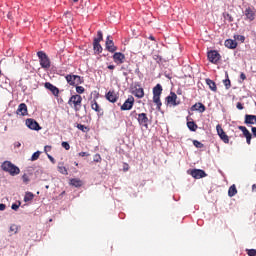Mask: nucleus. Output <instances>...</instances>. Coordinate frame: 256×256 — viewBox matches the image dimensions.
Listing matches in <instances>:
<instances>
[{"label": "nucleus", "mask_w": 256, "mask_h": 256, "mask_svg": "<svg viewBox=\"0 0 256 256\" xmlns=\"http://www.w3.org/2000/svg\"><path fill=\"white\" fill-rule=\"evenodd\" d=\"M10 231H11L12 233H18V231H19V226H17L16 224H12V225L10 226Z\"/></svg>", "instance_id": "39"}, {"label": "nucleus", "mask_w": 256, "mask_h": 256, "mask_svg": "<svg viewBox=\"0 0 256 256\" xmlns=\"http://www.w3.org/2000/svg\"><path fill=\"white\" fill-rule=\"evenodd\" d=\"M148 39H150V41H155V38L153 37V35H150V36L148 37Z\"/></svg>", "instance_id": "55"}, {"label": "nucleus", "mask_w": 256, "mask_h": 256, "mask_svg": "<svg viewBox=\"0 0 256 256\" xmlns=\"http://www.w3.org/2000/svg\"><path fill=\"white\" fill-rule=\"evenodd\" d=\"M253 135L256 137V127L251 128Z\"/></svg>", "instance_id": "52"}, {"label": "nucleus", "mask_w": 256, "mask_h": 256, "mask_svg": "<svg viewBox=\"0 0 256 256\" xmlns=\"http://www.w3.org/2000/svg\"><path fill=\"white\" fill-rule=\"evenodd\" d=\"M163 93V86L161 84H157L153 88V103L157 106V110L161 111V106L163 103L161 102V95Z\"/></svg>", "instance_id": "2"}, {"label": "nucleus", "mask_w": 256, "mask_h": 256, "mask_svg": "<svg viewBox=\"0 0 256 256\" xmlns=\"http://www.w3.org/2000/svg\"><path fill=\"white\" fill-rule=\"evenodd\" d=\"M252 191H253V193H256V184L252 185Z\"/></svg>", "instance_id": "54"}, {"label": "nucleus", "mask_w": 256, "mask_h": 256, "mask_svg": "<svg viewBox=\"0 0 256 256\" xmlns=\"http://www.w3.org/2000/svg\"><path fill=\"white\" fill-rule=\"evenodd\" d=\"M34 197L35 195L33 194V192H26L24 196L25 203H29V201H33Z\"/></svg>", "instance_id": "29"}, {"label": "nucleus", "mask_w": 256, "mask_h": 256, "mask_svg": "<svg viewBox=\"0 0 256 256\" xmlns=\"http://www.w3.org/2000/svg\"><path fill=\"white\" fill-rule=\"evenodd\" d=\"M135 104V98L130 96L121 106V111H131L133 109V105Z\"/></svg>", "instance_id": "10"}, {"label": "nucleus", "mask_w": 256, "mask_h": 256, "mask_svg": "<svg viewBox=\"0 0 256 256\" xmlns=\"http://www.w3.org/2000/svg\"><path fill=\"white\" fill-rule=\"evenodd\" d=\"M103 41V32L99 30L97 32V38H94V42L101 43Z\"/></svg>", "instance_id": "32"}, {"label": "nucleus", "mask_w": 256, "mask_h": 256, "mask_svg": "<svg viewBox=\"0 0 256 256\" xmlns=\"http://www.w3.org/2000/svg\"><path fill=\"white\" fill-rule=\"evenodd\" d=\"M224 19L228 21V23H233V16H231L229 13L224 14Z\"/></svg>", "instance_id": "38"}, {"label": "nucleus", "mask_w": 256, "mask_h": 256, "mask_svg": "<svg viewBox=\"0 0 256 256\" xmlns=\"http://www.w3.org/2000/svg\"><path fill=\"white\" fill-rule=\"evenodd\" d=\"M133 95H135L137 99H143V97H145V90H143L142 87L135 88Z\"/></svg>", "instance_id": "24"}, {"label": "nucleus", "mask_w": 256, "mask_h": 256, "mask_svg": "<svg viewBox=\"0 0 256 256\" xmlns=\"http://www.w3.org/2000/svg\"><path fill=\"white\" fill-rule=\"evenodd\" d=\"M1 169L5 171V173H9L11 177H15L21 173V169L15 166V164L11 163V161H4L1 165Z\"/></svg>", "instance_id": "1"}, {"label": "nucleus", "mask_w": 256, "mask_h": 256, "mask_svg": "<svg viewBox=\"0 0 256 256\" xmlns=\"http://www.w3.org/2000/svg\"><path fill=\"white\" fill-rule=\"evenodd\" d=\"M37 57L39 59L40 66L42 69H50L51 68V59L47 56V53L44 51L37 52Z\"/></svg>", "instance_id": "4"}, {"label": "nucleus", "mask_w": 256, "mask_h": 256, "mask_svg": "<svg viewBox=\"0 0 256 256\" xmlns=\"http://www.w3.org/2000/svg\"><path fill=\"white\" fill-rule=\"evenodd\" d=\"M238 129L242 131L244 137H246L247 145H251V139H253V135L247 130V127L239 126Z\"/></svg>", "instance_id": "15"}, {"label": "nucleus", "mask_w": 256, "mask_h": 256, "mask_svg": "<svg viewBox=\"0 0 256 256\" xmlns=\"http://www.w3.org/2000/svg\"><path fill=\"white\" fill-rule=\"evenodd\" d=\"M190 175L194 178V179H203V177H207V173H205L203 170L201 169H193L190 171Z\"/></svg>", "instance_id": "14"}, {"label": "nucleus", "mask_w": 256, "mask_h": 256, "mask_svg": "<svg viewBox=\"0 0 256 256\" xmlns=\"http://www.w3.org/2000/svg\"><path fill=\"white\" fill-rule=\"evenodd\" d=\"M114 63H117V65H123L125 63V54L121 52H116L112 56Z\"/></svg>", "instance_id": "13"}, {"label": "nucleus", "mask_w": 256, "mask_h": 256, "mask_svg": "<svg viewBox=\"0 0 256 256\" xmlns=\"http://www.w3.org/2000/svg\"><path fill=\"white\" fill-rule=\"evenodd\" d=\"M216 131L221 141H223V143H226V144L229 143V136L227 135V133H225V131L223 130V127H221V124H218L216 126Z\"/></svg>", "instance_id": "9"}, {"label": "nucleus", "mask_w": 256, "mask_h": 256, "mask_svg": "<svg viewBox=\"0 0 256 256\" xmlns=\"http://www.w3.org/2000/svg\"><path fill=\"white\" fill-rule=\"evenodd\" d=\"M111 36H107L106 39V49L109 51V53H115L117 51V47L115 46V43H113V40H110Z\"/></svg>", "instance_id": "16"}, {"label": "nucleus", "mask_w": 256, "mask_h": 256, "mask_svg": "<svg viewBox=\"0 0 256 256\" xmlns=\"http://www.w3.org/2000/svg\"><path fill=\"white\" fill-rule=\"evenodd\" d=\"M93 49L94 52L99 55V53H103V47L101 46V42L93 41Z\"/></svg>", "instance_id": "26"}, {"label": "nucleus", "mask_w": 256, "mask_h": 256, "mask_svg": "<svg viewBox=\"0 0 256 256\" xmlns=\"http://www.w3.org/2000/svg\"><path fill=\"white\" fill-rule=\"evenodd\" d=\"M167 105H173V107H177V105H181V101L178 100L177 94L175 92H170V95L166 97Z\"/></svg>", "instance_id": "7"}, {"label": "nucleus", "mask_w": 256, "mask_h": 256, "mask_svg": "<svg viewBox=\"0 0 256 256\" xmlns=\"http://www.w3.org/2000/svg\"><path fill=\"white\" fill-rule=\"evenodd\" d=\"M76 87V93H78V95H83V93H85V87L83 86H75Z\"/></svg>", "instance_id": "33"}, {"label": "nucleus", "mask_w": 256, "mask_h": 256, "mask_svg": "<svg viewBox=\"0 0 256 256\" xmlns=\"http://www.w3.org/2000/svg\"><path fill=\"white\" fill-rule=\"evenodd\" d=\"M81 103H83V97L79 94L72 95L68 101V105L73 107L74 111H81Z\"/></svg>", "instance_id": "5"}, {"label": "nucleus", "mask_w": 256, "mask_h": 256, "mask_svg": "<svg viewBox=\"0 0 256 256\" xmlns=\"http://www.w3.org/2000/svg\"><path fill=\"white\" fill-rule=\"evenodd\" d=\"M236 107H237V109H239V111H243V109H244L243 104L241 102H238L236 104Z\"/></svg>", "instance_id": "45"}, {"label": "nucleus", "mask_w": 256, "mask_h": 256, "mask_svg": "<svg viewBox=\"0 0 256 256\" xmlns=\"http://www.w3.org/2000/svg\"><path fill=\"white\" fill-rule=\"evenodd\" d=\"M94 163H101L102 158L100 154H95L93 158Z\"/></svg>", "instance_id": "40"}, {"label": "nucleus", "mask_w": 256, "mask_h": 256, "mask_svg": "<svg viewBox=\"0 0 256 256\" xmlns=\"http://www.w3.org/2000/svg\"><path fill=\"white\" fill-rule=\"evenodd\" d=\"M236 39H237L238 41H241V43H244V42H245V36H243V35H238V36L236 37Z\"/></svg>", "instance_id": "44"}, {"label": "nucleus", "mask_w": 256, "mask_h": 256, "mask_svg": "<svg viewBox=\"0 0 256 256\" xmlns=\"http://www.w3.org/2000/svg\"><path fill=\"white\" fill-rule=\"evenodd\" d=\"M70 184L73 185V187H81L83 185V181H81V179L73 178L70 180Z\"/></svg>", "instance_id": "27"}, {"label": "nucleus", "mask_w": 256, "mask_h": 256, "mask_svg": "<svg viewBox=\"0 0 256 256\" xmlns=\"http://www.w3.org/2000/svg\"><path fill=\"white\" fill-rule=\"evenodd\" d=\"M248 256H256V249H246Z\"/></svg>", "instance_id": "41"}, {"label": "nucleus", "mask_w": 256, "mask_h": 256, "mask_svg": "<svg viewBox=\"0 0 256 256\" xmlns=\"http://www.w3.org/2000/svg\"><path fill=\"white\" fill-rule=\"evenodd\" d=\"M137 121L139 125H141L142 127H145V129H149V117H147L146 113L138 114Z\"/></svg>", "instance_id": "8"}, {"label": "nucleus", "mask_w": 256, "mask_h": 256, "mask_svg": "<svg viewBox=\"0 0 256 256\" xmlns=\"http://www.w3.org/2000/svg\"><path fill=\"white\" fill-rule=\"evenodd\" d=\"M224 45L227 47V49H237V41L233 39L225 40Z\"/></svg>", "instance_id": "23"}, {"label": "nucleus", "mask_w": 256, "mask_h": 256, "mask_svg": "<svg viewBox=\"0 0 256 256\" xmlns=\"http://www.w3.org/2000/svg\"><path fill=\"white\" fill-rule=\"evenodd\" d=\"M91 109L98 113V115H103V109L99 106V103H97V100L91 101Z\"/></svg>", "instance_id": "20"}, {"label": "nucleus", "mask_w": 256, "mask_h": 256, "mask_svg": "<svg viewBox=\"0 0 256 256\" xmlns=\"http://www.w3.org/2000/svg\"><path fill=\"white\" fill-rule=\"evenodd\" d=\"M15 147H21V144H20L19 142H17V143L15 144Z\"/></svg>", "instance_id": "56"}, {"label": "nucleus", "mask_w": 256, "mask_h": 256, "mask_svg": "<svg viewBox=\"0 0 256 256\" xmlns=\"http://www.w3.org/2000/svg\"><path fill=\"white\" fill-rule=\"evenodd\" d=\"M236 193H237V187L235 186V184H233L232 186H230V188L228 190V195L230 197H235Z\"/></svg>", "instance_id": "30"}, {"label": "nucleus", "mask_w": 256, "mask_h": 256, "mask_svg": "<svg viewBox=\"0 0 256 256\" xmlns=\"http://www.w3.org/2000/svg\"><path fill=\"white\" fill-rule=\"evenodd\" d=\"M62 147L66 150L69 151L71 149V145L68 144V142H62Z\"/></svg>", "instance_id": "43"}, {"label": "nucleus", "mask_w": 256, "mask_h": 256, "mask_svg": "<svg viewBox=\"0 0 256 256\" xmlns=\"http://www.w3.org/2000/svg\"><path fill=\"white\" fill-rule=\"evenodd\" d=\"M26 125L29 129H32L33 131H39L41 129L39 123H37V121H35V119L32 118L26 119Z\"/></svg>", "instance_id": "12"}, {"label": "nucleus", "mask_w": 256, "mask_h": 256, "mask_svg": "<svg viewBox=\"0 0 256 256\" xmlns=\"http://www.w3.org/2000/svg\"><path fill=\"white\" fill-rule=\"evenodd\" d=\"M206 85H208L209 89H211L214 93H217V84L215 81L211 79H206Z\"/></svg>", "instance_id": "25"}, {"label": "nucleus", "mask_w": 256, "mask_h": 256, "mask_svg": "<svg viewBox=\"0 0 256 256\" xmlns=\"http://www.w3.org/2000/svg\"><path fill=\"white\" fill-rule=\"evenodd\" d=\"M22 181H23V183H25V185H27V183H29V181H30L29 176L27 174H24L22 176Z\"/></svg>", "instance_id": "42"}, {"label": "nucleus", "mask_w": 256, "mask_h": 256, "mask_svg": "<svg viewBox=\"0 0 256 256\" xmlns=\"http://www.w3.org/2000/svg\"><path fill=\"white\" fill-rule=\"evenodd\" d=\"M131 115H137V111H133Z\"/></svg>", "instance_id": "57"}, {"label": "nucleus", "mask_w": 256, "mask_h": 256, "mask_svg": "<svg viewBox=\"0 0 256 256\" xmlns=\"http://www.w3.org/2000/svg\"><path fill=\"white\" fill-rule=\"evenodd\" d=\"M223 84L225 85L226 89H231V80H229V76H227V79L223 81Z\"/></svg>", "instance_id": "35"}, {"label": "nucleus", "mask_w": 256, "mask_h": 256, "mask_svg": "<svg viewBox=\"0 0 256 256\" xmlns=\"http://www.w3.org/2000/svg\"><path fill=\"white\" fill-rule=\"evenodd\" d=\"M0 75H1V70H0Z\"/></svg>", "instance_id": "61"}, {"label": "nucleus", "mask_w": 256, "mask_h": 256, "mask_svg": "<svg viewBox=\"0 0 256 256\" xmlns=\"http://www.w3.org/2000/svg\"><path fill=\"white\" fill-rule=\"evenodd\" d=\"M187 127L190 129V131H197L198 126L193 122H187Z\"/></svg>", "instance_id": "31"}, {"label": "nucleus", "mask_w": 256, "mask_h": 256, "mask_svg": "<svg viewBox=\"0 0 256 256\" xmlns=\"http://www.w3.org/2000/svg\"><path fill=\"white\" fill-rule=\"evenodd\" d=\"M73 1H78V0H73Z\"/></svg>", "instance_id": "60"}, {"label": "nucleus", "mask_w": 256, "mask_h": 256, "mask_svg": "<svg viewBox=\"0 0 256 256\" xmlns=\"http://www.w3.org/2000/svg\"><path fill=\"white\" fill-rule=\"evenodd\" d=\"M75 165H76V167H77V165H79L77 162H75Z\"/></svg>", "instance_id": "59"}, {"label": "nucleus", "mask_w": 256, "mask_h": 256, "mask_svg": "<svg viewBox=\"0 0 256 256\" xmlns=\"http://www.w3.org/2000/svg\"><path fill=\"white\" fill-rule=\"evenodd\" d=\"M44 87L51 91L52 94H54L55 97H59V88H57L55 85L51 84V82H46L44 84Z\"/></svg>", "instance_id": "17"}, {"label": "nucleus", "mask_w": 256, "mask_h": 256, "mask_svg": "<svg viewBox=\"0 0 256 256\" xmlns=\"http://www.w3.org/2000/svg\"><path fill=\"white\" fill-rule=\"evenodd\" d=\"M7 206L5 204H0V211H5Z\"/></svg>", "instance_id": "51"}, {"label": "nucleus", "mask_w": 256, "mask_h": 256, "mask_svg": "<svg viewBox=\"0 0 256 256\" xmlns=\"http://www.w3.org/2000/svg\"><path fill=\"white\" fill-rule=\"evenodd\" d=\"M108 69H110V71H113V69H115V65H108Z\"/></svg>", "instance_id": "53"}, {"label": "nucleus", "mask_w": 256, "mask_h": 256, "mask_svg": "<svg viewBox=\"0 0 256 256\" xmlns=\"http://www.w3.org/2000/svg\"><path fill=\"white\" fill-rule=\"evenodd\" d=\"M41 156V152L40 151H36L32 157H31V161H37V159H39V157Z\"/></svg>", "instance_id": "36"}, {"label": "nucleus", "mask_w": 256, "mask_h": 256, "mask_svg": "<svg viewBox=\"0 0 256 256\" xmlns=\"http://www.w3.org/2000/svg\"><path fill=\"white\" fill-rule=\"evenodd\" d=\"M77 129H79L80 131H83V133L89 130V128H87V126L83 124H77Z\"/></svg>", "instance_id": "37"}, {"label": "nucleus", "mask_w": 256, "mask_h": 256, "mask_svg": "<svg viewBox=\"0 0 256 256\" xmlns=\"http://www.w3.org/2000/svg\"><path fill=\"white\" fill-rule=\"evenodd\" d=\"M244 15L247 21H255L256 10L255 8L248 7L244 11Z\"/></svg>", "instance_id": "11"}, {"label": "nucleus", "mask_w": 256, "mask_h": 256, "mask_svg": "<svg viewBox=\"0 0 256 256\" xmlns=\"http://www.w3.org/2000/svg\"><path fill=\"white\" fill-rule=\"evenodd\" d=\"M65 79L70 87H77V85H83V83H85L83 77L75 74H67Z\"/></svg>", "instance_id": "3"}, {"label": "nucleus", "mask_w": 256, "mask_h": 256, "mask_svg": "<svg viewBox=\"0 0 256 256\" xmlns=\"http://www.w3.org/2000/svg\"><path fill=\"white\" fill-rule=\"evenodd\" d=\"M206 109L207 108L201 102H198L191 107V111H198V113H205Z\"/></svg>", "instance_id": "19"}, {"label": "nucleus", "mask_w": 256, "mask_h": 256, "mask_svg": "<svg viewBox=\"0 0 256 256\" xmlns=\"http://www.w3.org/2000/svg\"><path fill=\"white\" fill-rule=\"evenodd\" d=\"M207 57H208V61H210V63H213L214 65H217L219 61H221V54H219L217 50L209 51L207 54Z\"/></svg>", "instance_id": "6"}, {"label": "nucleus", "mask_w": 256, "mask_h": 256, "mask_svg": "<svg viewBox=\"0 0 256 256\" xmlns=\"http://www.w3.org/2000/svg\"><path fill=\"white\" fill-rule=\"evenodd\" d=\"M17 115H21L22 117H25V115H27V104L25 103H21L18 106V109L16 111Z\"/></svg>", "instance_id": "21"}, {"label": "nucleus", "mask_w": 256, "mask_h": 256, "mask_svg": "<svg viewBox=\"0 0 256 256\" xmlns=\"http://www.w3.org/2000/svg\"><path fill=\"white\" fill-rule=\"evenodd\" d=\"M78 155H79V157H89V155H91V154H89L87 152H80Z\"/></svg>", "instance_id": "46"}, {"label": "nucleus", "mask_w": 256, "mask_h": 256, "mask_svg": "<svg viewBox=\"0 0 256 256\" xmlns=\"http://www.w3.org/2000/svg\"><path fill=\"white\" fill-rule=\"evenodd\" d=\"M8 19H11V14L10 13L8 14Z\"/></svg>", "instance_id": "58"}, {"label": "nucleus", "mask_w": 256, "mask_h": 256, "mask_svg": "<svg viewBox=\"0 0 256 256\" xmlns=\"http://www.w3.org/2000/svg\"><path fill=\"white\" fill-rule=\"evenodd\" d=\"M47 157L49 159V161H51V163H53V165H55V158H53V156L47 154Z\"/></svg>", "instance_id": "47"}, {"label": "nucleus", "mask_w": 256, "mask_h": 256, "mask_svg": "<svg viewBox=\"0 0 256 256\" xmlns=\"http://www.w3.org/2000/svg\"><path fill=\"white\" fill-rule=\"evenodd\" d=\"M19 205L20 204H12L11 209H13V211H17V209H19Z\"/></svg>", "instance_id": "48"}, {"label": "nucleus", "mask_w": 256, "mask_h": 256, "mask_svg": "<svg viewBox=\"0 0 256 256\" xmlns=\"http://www.w3.org/2000/svg\"><path fill=\"white\" fill-rule=\"evenodd\" d=\"M49 151H51V146H45L44 147V152L49 153Z\"/></svg>", "instance_id": "50"}, {"label": "nucleus", "mask_w": 256, "mask_h": 256, "mask_svg": "<svg viewBox=\"0 0 256 256\" xmlns=\"http://www.w3.org/2000/svg\"><path fill=\"white\" fill-rule=\"evenodd\" d=\"M105 98L110 103H117L119 96H117V93H115V91H108L107 94L105 95Z\"/></svg>", "instance_id": "18"}, {"label": "nucleus", "mask_w": 256, "mask_h": 256, "mask_svg": "<svg viewBox=\"0 0 256 256\" xmlns=\"http://www.w3.org/2000/svg\"><path fill=\"white\" fill-rule=\"evenodd\" d=\"M244 123L246 125H256V115L246 114Z\"/></svg>", "instance_id": "22"}, {"label": "nucleus", "mask_w": 256, "mask_h": 256, "mask_svg": "<svg viewBox=\"0 0 256 256\" xmlns=\"http://www.w3.org/2000/svg\"><path fill=\"white\" fill-rule=\"evenodd\" d=\"M240 79L242 80V81H245V79H247V76L245 75V73H241L240 74Z\"/></svg>", "instance_id": "49"}, {"label": "nucleus", "mask_w": 256, "mask_h": 256, "mask_svg": "<svg viewBox=\"0 0 256 256\" xmlns=\"http://www.w3.org/2000/svg\"><path fill=\"white\" fill-rule=\"evenodd\" d=\"M58 171L62 175H69V172L67 171V168L61 162L58 164Z\"/></svg>", "instance_id": "28"}, {"label": "nucleus", "mask_w": 256, "mask_h": 256, "mask_svg": "<svg viewBox=\"0 0 256 256\" xmlns=\"http://www.w3.org/2000/svg\"><path fill=\"white\" fill-rule=\"evenodd\" d=\"M193 145H194V147H196L197 149H203V147H204L203 143L199 142L198 140H194V141H193Z\"/></svg>", "instance_id": "34"}]
</instances>
